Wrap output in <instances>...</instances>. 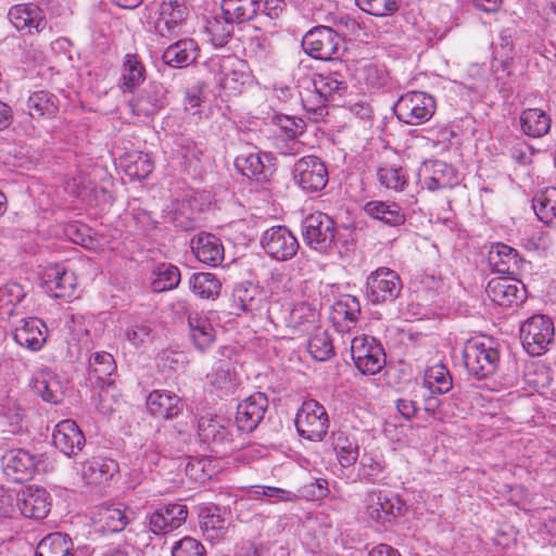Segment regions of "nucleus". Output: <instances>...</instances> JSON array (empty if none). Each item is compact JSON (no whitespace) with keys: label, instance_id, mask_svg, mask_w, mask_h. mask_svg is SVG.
<instances>
[{"label":"nucleus","instance_id":"obj_1","mask_svg":"<svg viewBox=\"0 0 556 556\" xmlns=\"http://www.w3.org/2000/svg\"><path fill=\"white\" fill-rule=\"evenodd\" d=\"M1 515L12 517L21 515L26 518L41 520L50 511V495L37 486H27L18 493L0 494Z\"/></svg>","mask_w":556,"mask_h":556},{"label":"nucleus","instance_id":"obj_2","mask_svg":"<svg viewBox=\"0 0 556 556\" xmlns=\"http://www.w3.org/2000/svg\"><path fill=\"white\" fill-rule=\"evenodd\" d=\"M463 361L469 375L483 379L495 374L500 353L490 339H470L464 345Z\"/></svg>","mask_w":556,"mask_h":556},{"label":"nucleus","instance_id":"obj_3","mask_svg":"<svg viewBox=\"0 0 556 556\" xmlns=\"http://www.w3.org/2000/svg\"><path fill=\"white\" fill-rule=\"evenodd\" d=\"M343 46L342 37L331 27L319 25L311 28L302 38L304 52L313 59L333 61Z\"/></svg>","mask_w":556,"mask_h":556},{"label":"nucleus","instance_id":"obj_4","mask_svg":"<svg viewBox=\"0 0 556 556\" xmlns=\"http://www.w3.org/2000/svg\"><path fill=\"white\" fill-rule=\"evenodd\" d=\"M434 98L424 91H410L400 97L394 106L397 118L408 125H420L434 114Z\"/></svg>","mask_w":556,"mask_h":556},{"label":"nucleus","instance_id":"obj_5","mask_svg":"<svg viewBox=\"0 0 556 556\" xmlns=\"http://www.w3.org/2000/svg\"><path fill=\"white\" fill-rule=\"evenodd\" d=\"M554 323L545 315H534L520 327L523 349L532 356L544 354L554 340Z\"/></svg>","mask_w":556,"mask_h":556},{"label":"nucleus","instance_id":"obj_6","mask_svg":"<svg viewBox=\"0 0 556 556\" xmlns=\"http://www.w3.org/2000/svg\"><path fill=\"white\" fill-rule=\"evenodd\" d=\"M299 434L309 441H321L329 428L325 407L315 400L304 401L295 416Z\"/></svg>","mask_w":556,"mask_h":556},{"label":"nucleus","instance_id":"obj_7","mask_svg":"<svg viewBox=\"0 0 556 556\" xmlns=\"http://www.w3.org/2000/svg\"><path fill=\"white\" fill-rule=\"evenodd\" d=\"M402 288L399 274L388 267L377 268L366 279V296L372 304L393 302Z\"/></svg>","mask_w":556,"mask_h":556},{"label":"nucleus","instance_id":"obj_8","mask_svg":"<svg viewBox=\"0 0 556 556\" xmlns=\"http://www.w3.org/2000/svg\"><path fill=\"white\" fill-rule=\"evenodd\" d=\"M351 356L356 368L364 375H375L386 364V354L381 344L375 338L366 334L353 338Z\"/></svg>","mask_w":556,"mask_h":556},{"label":"nucleus","instance_id":"obj_9","mask_svg":"<svg viewBox=\"0 0 556 556\" xmlns=\"http://www.w3.org/2000/svg\"><path fill=\"white\" fill-rule=\"evenodd\" d=\"M304 242L319 253H327L334 241V222L325 213H314L303 222Z\"/></svg>","mask_w":556,"mask_h":556},{"label":"nucleus","instance_id":"obj_10","mask_svg":"<svg viewBox=\"0 0 556 556\" xmlns=\"http://www.w3.org/2000/svg\"><path fill=\"white\" fill-rule=\"evenodd\" d=\"M295 182L307 192L323 190L328 184L326 164L315 155L303 156L293 166Z\"/></svg>","mask_w":556,"mask_h":556},{"label":"nucleus","instance_id":"obj_11","mask_svg":"<svg viewBox=\"0 0 556 556\" xmlns=\"http://www.w3.org/2000/svg\"><path fill=\"white\" fill-rule=\"evenodd\" d=\"M188 15L186 0H162L159 5V17L154 23L155 33L168 39L178 36Z\"/></svg>","mask_w":556,"mask_h":556},{"label":"nucleus","instance_id":"obj_12","mask_svg":"<svg viewBox=\"0 0 556 556\" xmlns=\"http://www.w3.org/2000/svg\"><path fill=\"white\" fill-rule=\"evenodd\" d=\"M231 422L222 416L204 415L198 422V431L201 441L212 447L216 453L220 448L230 446L233 442Z\"/></svg>","mask_w":556,"mask_h":556},{"label":"nucleus","instance_id":"obj_13","mask_svg":"<svg viewBox=\"0 0 556 556\" xmlns=\"http://www.w3.org/2000/svg\"><path fill=\"white\" fill-rule=\"evenodd\" d=\"M261 244L271 258L282 262L292 258L300 247L296 237L286 226L267 229L261 238Z\"/></svg>","mask_w":556,"mask_h":556},{"label":"nucleus","instance_id":"obj_14","mask_svg":"<svg viewBox=\"0 0 556 556\" xmlns=\"http://www.w3.org/2000/svg\"><path fill=\"white\" fill-rule=\"evenodd\" d=\"M485 292L489 299L504 308L518 307L526 300V288L520 280L497 277L489 281Z\"/></svg>","mask_w":556,"mask_h":556},{"label":"nucleus","instance_id":"obj_15","mask_svg":"<svg viewBox=\"0 0 556 556\" xmlns=\"http://www.w3.org/2000/svg\"><path fill=\"white\" fill-rule=\"evenodd\" d=\"M187 517L186 505L180 503L162 504L149 515V529L155 535H165L180 528Z\"/></svg>","mask_w":556,"mask_h":556},{"label":"nucleus","instance_id":"obj_16","mask_svg":"<svg viewBox=\"0 0 556 556\" xmlns=\"http://www.w3.org/2000/svg\"><path fill=\"white\" fill-rule=\"evenodd\" d=\"M404 503L397 495L371 491L366 498V513L377 523L384 525L401 516Z\"/></svg>","mask_w":556,"mask_h":556},{"label":"nucleus","instance_id":"obj_17","mask_svg":"<svg viewBox=\"0 0 556 556\" xmlns=\"http://www.w3.org/2000/svg\"><path fill=\"white\" fill-rule=\"evenodd\" d=\"M268 408V399L262 392H255L237 405L236 425L239 431L252 432L263 420Z\"/></svg>","mask_w":556,"mask_h":556},{"label":"nucleus","instance_id":"obj_18","mask_svg":"<svg viewBox=\"0 0 556 556\" xmlns=\"http://www.w3.org/2000/svg\"><path fill=\"white\" fill-rule=\"evenodd\" d=\"M58 106L59 100L52 92L48 90H37L31 92L21 108L27 118L24 127V134L31 135L35 131L33 119L43 116H52L56 113Z\"/></svg>","mask_w":556,"mask_h":556},{"label":"nucleus","instance_id":"obj_19","mask_svg":"<svg viewBox=\"0 0 556 556\" xmlns=\"http://www.w3.org/2000/svg\"><path fill=\"white\" fill-rule=\"evenodd\" d=\"M8 18L18 31L31 34L41 33L47 28L48 22L41 8L35 3H20L12 5Z\"/></svg>","mask_w":556,"mask_h":556},{"label":"nucleus","instance_id":"obj_20","mask_svg":"<svg viewBox=\"0 0 556 556\" xmlns=\"http://www.w3.org/2000/svg\"><path fill=\"white\" fill-rule=\"evenodd\" d=\"M3 473L15 482L30 479L36 471L35 457L25 448H11L1 457Z\"/></svg>","mask_w":556,"mask_h":556},{"label":"nucleus","instance_id":"obj_21","mask_svg":"<svg viewBox=\"0 0 556 556\" xmlns=\"http://www.w3.org/2000/svg\"><path fill=\"white\" fill-rule=\"evenodd\" d=\"M419 175L424 186L431 191L452 188L457 184L454 168L439 160L425 162Z\"/></svg>","mask_w":556,"mask_h":556},{"label":"nucleus","instance_id":"obj_22","mask_svg":"<svg viewBox=\"0 0 556 556\" xmlns=\"http://www.w3.org/2000/svg\"><path fill=\"white\" fill-rule=\"evenodd\" d=\"M52 442L65 455L74 456L81 451L86 440L76 422L65 419L55 426L52 433Z\"/></svg>","mask_w":556,"mask_h":556},{"label":"nucleus","instance_id":"obj_23","mask_svg":"<svg viewBox=\"0 0 556 556\" xmlns=\"http://www.w3.org/2000/svg\"><path fill=\"white\" fill-rule=\"evenodd\" d=\"M43 281L54 298H71L77 287V278L73 271L61 264L49 265L45 269Z\"/></svg>","mask_w":556,"mask_h":556},{"label":"nucleus","instance_id":"obj_24","mask_svg":"<svg viewBox=\"0 0 556 556\" xmlns=\"http://www.w3.org/2000/svg\"><path fill=\"white\" fill-rule=\"evenodd\" d=\"M30 387L45 402L59 404L65 395V386L50 369H40L31 378Z\"/></svg>","mask_w":556,"mask_h":556},{"label":"nucleus","instance_id":"obj_25","mask_svg":"<svg viewBox=\"0 0 556 556\" xmlns=\"http://www.w3.org/2000/svg\"><path fill=\"white\" fill-rule=\"evenodd\" d=\"M488 261L496 273L508 276L518 275L523 264L517 250L500 242L491 245Z\"/></svg>","mask_w":556,"mask_h":556},{"label":"nucleus","instance_id":"obj_26","mask_svg":"<svg viewBox=\"0 0 556 556\" xmlns=\"http://www.w3.org/2000/svg\"><path fill=\"white\" fill-rule=\"evenodd\" d=\"M271 161L273 157L267 153L262 156L260 151H250L238 155L235 165L243 176L255 180H267L273 173Z\"/></svg>","mask_w":556,"mask_h":556},{"label":"nucleus","instance_id":"obj_27","mask_svg":"<svg viewBox=\"0 0 556 556\" xmlns=\"http://www.w3.org/2000/svg\"><path fill=\"white\" fill-rule=\"evenodd\" d=\"M191 248L201 263L216 267L224 260V247L220 239L213 233L201 232L192 238Z\"/></svg>","mask_w":556,"mask_h":556},{"label":"nucleus","instance_id":"obj_28","mask_svg":"<svg viewBox=\"0 0 556 556\" xmlns=\"http://www.w3.org/2000/svg\"><path fill=\"white\" fill-rule=\"evenodd\" d=\"M233 307L244 313L263 316L267 303L266 292L254 285H239L232 293Z\"/></svg>","mask_w":556,"mask_h":556},{"label":"nucleus","instance_id":"obj_29","mask_svg":"<svg viewBox=\"0 0 556 556\" xmlns=\"http://www.w3.org/2000/svg\"><path fill=\"white\" fill-rule=\"evenodd\" d=\"M47 339L46 325L38 318H25L15 327L14 340L21 346L31 351L42 348Z\"/></svg>","mask_w":556,"mask_h":556},{"label":"nucleus","instance_id":"obj_30","mask_svg":"<svg viewBox=\"0 0 556 556\" xmlns=\"http://www.w3.org/2000/svg\"><path fill=\"white\" fill-rule=\"evenodd\" d=\"M147 407L157 418L172 419L182 412L184 404L173 392L154 390L147 397Z\"/></svg>","mask_w":556,"mask_h":556},{"label":"nucleus","instance_id":"obj_31","mask_svg":"<svg viewBox=\"0 0 556 556\" xmlns=\"http://www.w3.org/2000/svg\"><path fill=\"white\" fill-rule=\"evenodd\" d=\"M77 472L87 484L109 481L118 470L117 463L109 458H92L78 464Z\"/></svg>","mask_w":556,"mask_h":556},{"label":"nucleus","instance_id":"obj_32","mask_svg":"<svg viewBox=\"0 0 556 556\" xmlns=\"http://www.w3.org/2000/svg\"><path fill=\"white\" fill-rule=\"evenodd\" d=\"M245 64L243 61L226 56L220 61L219 86L229 94H238L245 83V74L243 73Z\"/></svg>","mask_w":556,"mask_h":556},{"label":"nucleus","instance_id":"obj_33","mask_svg":"<svg viewBox=\"0 0 556 556\" xmlns=\"http://www.w3.org/2000/svg\"><path fill=\"white\" fill-rule=\"evenodd\" d=\"M198 51V45L193 39H180L164 50L162 60L172 67L182 68L195 61Z\"/></svg>","mask_w":556,"mask_h":556},{"label":"nucleus","instance_id":"obj_34","mask_svg":"<svg viewBox=\"0 0 556 556\" xmlns=\"http://www.w3.org/2000/svg\"><path fill=\"white\" fill-rule=\"evenodd\" d=\"M188 326L190 339L198 351L204 352L215 342L216 331L206 316L190 314Z\"/></svg>","mask_w":556,"mask_h":556},{"label":"nucleus","instance_id":"obj_35","mask_svg":"<svg viewBox=\"0 0 556 556\" xmlns=\"http://www.w3.org/2000/svg\"><path fill=\"white\" fill-rule=\"evenodd\" d=\"M166 90L161 84L152 83L146 87L132 102V110L138 115H154L165 104Z\"/></svg>","mask_w":556,"mask_h":556},{"label":"nucleus","instance_id":"obj_36","mask_svg":"<svg viewBox=\"0 0 556 556\" xmlns=\"http://www.w3.org/2000/svg\"><path fill=\"white\" fill-rule=\"evenodd\" d=\"M361 314V305L355 296L348 295L333 305L332 320L340 332H349Z\"/></svg>","mask_w":556,"mask_h":556},{"label":"nucleus","instance_id":"obj_37","mask_svg":"<svg viewBox=\"0 0 556 556\" xmlns=\"http://www.w3.org/2000/svg\"><path fill=\"white\" fill-rule=\"evenodd\" d=\"M316 92L326 101L341 98L348 90L345 75L339 71L319 74L314 80Z\"/></svg>","mask_w":556,"mask_h":556},{"label":"nucleus","instance_id":"obj_38","mask_svg":"<svg viewBox=\"0 0 556 556\" xmlns=\"http://www.w3.org/2000/svg\"><path fill=\"white\" fill-rule=\"evenodd\" d=\"M319 314L317 309L306 302H301L291 306L287 328H291L301 333H309L318 324Z\"/></svg>","mask_w":556,"mask_h":556},{"label":"nucleus","instance_id":"obj_39","mask_svg":"<svg viewBox=\"0 0 556 556\" xmlns=\"http://www.w3.org/2000/svg\"><path fill=\"white\" fill-rule=\"evenodd\" d=\"M364 212L389 226L396 227L405 223L402 208L394 202L370 201L364 205Z\"/></svg>","mask_w":556,"mask_h":556},{"label":"nucleus","instance_id":"obj_40","mask_svg":"<svg viewBox=\"0 0 556 556\" xmlns=\"http://www.w3.org/2000/svg\"><path fill=\"white\" fill-rule=\"evenodd\" d=\"M94 519L106 532H121L129 523L127 509L118 505H103L98 508Z\"/></svg>","mask_w":556,"mask_h":556},{"label":"nucleus","instance_id":"obj_41","mask_svg":"<svg viewBox=\"0 0 556 556\" xmlns=\"http://www.w3.org/2000/svg\"><path fill=\"white\" fill-rule=\"evenodd\" d=\"M115 370V361L108 352H96L89 361V379L100 387L112 384Z\"/></svg>","mask_w":556,"mask_h":556},{"label":"nucleus","instance_id":"obj_42","mask_svg":"<svg viewBox=\"0 0 556 556\" xmlns=\"http://www.w3.org/2000/svg\"><path fill=\"white\" fill-rule=\"evenodd\" d=\"M181 280L179 268L170 263H157L151 270V288L154 292H164L178 287Z\"/></svg>","mask_w":556,"mask_h":556},{"label":"nucleus","instance_id":"obj_43","mask_svg":"<svg viewBox=\"0 0 556 556\" xmlns=\"http://www.w3.org/2000/svg\"><path fill=\"white\" fill-rule=\"evenodd\" d=\"M73 549L74 544L70 535L53 532L38 543L35 556H74Z\"/></svg>","mask_w":556,"mask_h":556},{"label":"nucleus","instance_id":"obj_44","mask_svg":"<svg viewBox=\"0 0 556 556\" xmlns=\"http://www.w3.org/2000/svg\"><path fill=\"white\" fill-rule=\"evenodd\" d=\"M223 15L236 23H244L253 20L260 9L258 0H222Z\"/></svg>","mask_w":556,"mask_h":556},{"label":"nucleus","instance_id":"obj_45","mask_svg":"<svg viewBox=\"0 0 556 556\" xmlns=\"http://www.w3.org/2000/svg\"><path fill=\"white\" fill-rule=\"evenodd\" d=\"M146 79V70L136 54H126L119 88L123 92H132Z\"/></svg>","mask_w":556,"mask_h":556},{"label":"nucleus","instance_id":"obj_46","mask_svg":"<svg viewBox=\"0 0 556 556\" xmlns=\"http://www.w3.org/2000/svg\"><path fill=\"white\" fill-rule=\"evenodd\" d=\"M520 125L525 135L541 138L551 128V117L540 109H527L520 115Z\"/></svg>","mask_w":556,"mask_h":556},{"label":"nucleus","instance_id":"obj_47","mask_svg":"<svg viewBox=\"0 0 556 556\" xmlns=\"http://www.w3.org/2000/svg\"><path fill=\"white\" fill-rule=\"evenodd\" d=\"M188 286L197 296L206 300L217 299L222 289L219 279L212 273L192 274Z\"/></svg>","mask_w":556,"mask_h":556},{"label":"nucleus","instance_id":"obj_48","mask_svg":"<svg viewBox=\"0 0 556 556\" xmlns=\"http://www.w3.org/2000/svg\"><path fill=\"white\" fill-rule=\"evenodd\" d=\"M532 207L542 223H556V188L548 187L539 191L532 200Z\"/></svg>","mask_w":556,"mask_h":556},{"label":"nucleus","instance_id":"obj_49","mask_svg":"<svg viewBox=\"0 0 556 556\" xmlns=\"http://www.w3.org/2000/svg\"><path fill=\"white\" fill-rule=\"evenodd\" d=\"M332 444L341 467H351L356 463L359 451L358 444L354 439L340 431L333 434Z\"/></svg>","mask_w":556,"mask_h":556},{"label":"nucleus","instance_id":"obj_50","mask_svg":"<svg viewBox=\"0 0 556 556\" xmlns=\"http://www.w3.org/2000/svg\"><path fill=\"white\" fill-rule=\"evenodd\" d=\"M292 304L287 298L271 294L267 296V303L263 315L275 326V327H287L289 321L290 311Z\"/></svg>","mask_w":556,"mask_h":556},{"label":"nucleus","instance_id":"obj_51","mask_svg":"<svg viewBox=\"0 0 556 556\" xmlns=\"http://www.w3.org/2000/svg\"><path fill=\"white\" fill-rule=\"evenodd\" d=\"M235 21H230L224 15L223 17L214 16L207 18L204 28L206 34L210 36L211 42L215 47H223L228 42L235 30Z\"/></svg>","mask_w":556,"mask_h":556},{"label":"nucleus","instance_id":"obj_52","mask_svg":"<svg viewBox=\"0 0 556 556\" xmlns=\"http://www.w3.org/2000/svg\"><path fill=\"white\" fill-rule=\"evenodd\" d=\"M425 384L431 393L445 394L452 390L453 379L444 365L437 364L427 370Z\"/></svg>","mask_w":556,"mask_h":556},{"label":"nucleus","instance_id":"obj_53","mask_svg":"<svg viewBox=\"0 0 556 556\" xmlns=\"http://www.w3.org/2000/svg\"><path fill=\"white\" fill-rule=\"evenodd\" d=\"M154 168V163L151 156L147 153L135 152L129 153L124 159V170L131 178L144 179Z\"/></svg>","mask_w":556,"mask_h":556},{"label":"nucleus","instance_id":"obj_54","mask_svg":"<svg viewBox=\"0 0 556 556\" xmlns=\"http://www.w3.org/2000/svg\"><path fill=\"white\" fill-rule=\"evenodd\" d=\"M307 349L312 357L319 362L329 359L333 354L332 341L326 332L312 337Z\"/></svg>","mask_w":556,"mask_h":556},{"label":"nucleus","instance_id":"obj_55","mask_svg":"<svg viewBox=\"0 0 556 556\" xmlns=\"http://www.w3.org/2000/svg\"><path fill=\"white\" fill-rule=\"evenodd\" d=\"M383 470L384 465L381 462L377 460L371 455L364 454L359 462L357 476L361 481L377 483Z\"/></svg>","mask_w":556,"mask_h":556},{"label":"nucleus","instance_id":"obj_56","mask_svg":"<svg viewBox=\"0 0 556 556\" xmlns=\"http://www.w3.org/2000/svg\"><path fill=\"white\" fill-rule=\"evenodd\" d=\"M364 12L374 16H388L399 9V0H355Z\"/></svg>","mask_w":556,"mask_h":556},{"label":"nucleus","instance_id":"obj_57","mask_svg":"<svg viewBox=\"0 0 556 556\" xmlns=\"http://www.w3.org/2000/svg\"><path fill=\"white\" fill-rule=\"evenodd\" d=\"M377 175L380 184L388 189L399 191L406 185V175L401 167H380Z\"/></svg>","mask_w":556,"mask_h":556},{"label":"nucleus","instance_id":"obj_58","mask_svg":"<svg viewBox=\"0 0 556 556\" xmlns=\"http://www.w3.org/2000/svg\"><path fill=\"white\" fill-rule=\"evenodd\" d=\"M172 556H206V549L197 539L185 536L173 545Z\"/></svg>","mask_w":556,"mask_h":556},{"label":"nucleus","instance_id":"obj_59","mask_svg":"<svg viewBox=\"0 0 556 556\" xmlns=\"http://www.w3.org/2000/svg\"><path fill=\"white\" fill-rule=\"evenodd\" d=\"M277 126L282 135L288 139H294L304 130V123L302 119H294L290 116H278Z\"/></svg>","mask_w":556,"mask_h":556},{"label":"nucleus","instance_id":"obj_60","mask_svg":"<svg viewBox=\"0 0 556 556\" xmlns=\"http://www.w3.org/2000/svg\"><path fill=\"white\" fill-rule=\"evenodd\" d=\"M152 328L149 321L132 324L126 331V337L134 345H139L150 338Z\"/></svg>","mask_w":556,"mask_h":556},{"label":"nucleus","instance_id":"obj_61","mask_svg":"<svg viewBox=\"0 0 556 556\" xmlns=\"http://www.w3.org/2000/svg\"><path fill=\"white\" fill-rule=\"evenodd\" d=\"M24 298L23 288L18 283H8L0 288V308L16 304Z\"/></svg>","mask_w":556,"mask_h":556},{"label":"nucleus","instance_id":"obj_62","mask_svg":"<svg viewBox=\"0 0 556 556\" xmlns=\"http://www.w3.org/2000/svg\"><path fill=\"white\" fill-rule=\"evenodd\" d=\"M251 493L267 496L273 502H292L296 498L294 493L276 486H258L256 490L251 491Z\"/></svg>","mask_w":556,"mask_h":556},{"label":"nucleus","instance_id":"obj_63","mask_svg":"<svg viewBox=\"0 0 556 556\" xmlns=\"http://www.w3.org/2000/svg\"><path fill=\"white\" fill-rule=\"evenodd\" d=\"M225 520L220 518L218 514L214 513H202L200 515V528L202 532L214 530V528L223 526Z\"/></svg>","mask_w":556,"mask_h":556},{"label":"nucleus","instance_id":"obj_64","mask_svg":"<svg viewBox=\"0 0 556 556\" xmlns=\"http://www.w3.org/2000/svg\"><path fill=\"white\" fill-rule=\"evenodd\" d=\"M395 407L400 415L403 416L406 420L414 418L418 410L416 403L408 399L396 400Z\"/></svg>","mask_w":556,"mask_h":556}]
</instances>
